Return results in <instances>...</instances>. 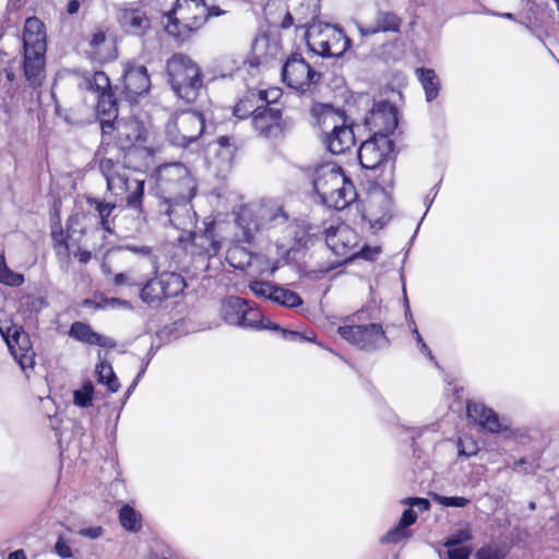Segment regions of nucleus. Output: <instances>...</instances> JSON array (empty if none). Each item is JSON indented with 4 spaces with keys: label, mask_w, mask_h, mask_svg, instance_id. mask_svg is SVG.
I'll list each match as a JSON object with an SVG mask.
<instances>
[{
    "label": "nucleus",
    "mask_w": 559,
    "mask_h": 559,
    "mask_svg": "<svg viewBox=\"0 0 559 559\" xmlns=\"http://www.w3.org/2000/svg\"><path fill=\"white\" fill-rule=\"evenodd\" d=\"M416 74L425 90L426 99L428 102L433 100L440 90V82L436 72L431 69L418 68Z\"/></svg>",
    "instance_id": "obj_37"
},
{
    "label": "nucleus",
    "mask_w": 559,
    "mask_h": 559,
    "mask_svg": "<svg viewBox=\"0 0 559 559\" xmlns=\"http://www.w3.org/2000/svg\"><path fill=\"white\" fill-rule=\"evenodd\" d=\"M471 549L467 547H449L448 558L449 559H468Z\"/></svg>",
    "instance_id": "obj_52"
},
{
    "label": "nucleus",
    "mask_w": 559,
    "mask_h": 559,
    "mask_svg": "<svg viewBox=\"0 0 559 559\" xmlns=\"http://www.w3.org/2000/svg\"><path fill=\"white\" fill-rule=\"evenodd\" d=\"M80 85L96 94V110L102 131L104 134H111L118 109L116 99L110 91L109 78L105 72L96 71L92 75H85Z\"/></svg>",
    "instance_id": "obj_6"
},
{
    "label": "nucleus",
    "mask_w": 559,
    "mask_h": 559,
    "mask_svg": "<svg viewBox=\"0 0 559 559\" xmlns=\"http://www.w3.org/2000/svg\"><path fill=\"white\" fill-rule=\"evenodd\" d=\"M192 198H169L163 200L160 204V213L168 216L169 223L181 230H189L195 225L197 215L190 201Z\"/></svg>",
    "instance_id": "obj_16"
},
{
    "label": "nucleus",
    "mask_w": 559,
    "mask_h": 559,
    "mask_svg": "<svg viewBox=\"0 0 559 559\" xmlns=\"http://www.w3.org/2000/svg\"><path fill=\"white\" fill-rule=\"evenodd\" d=\"M417 514L414 510L407 509L403 512L399 525L390 530L386 535L382 537V543H397L408 536L407 527L416 522Z\"/></svg>",
    "instance_id": "obj_36"
},
{
    "label": "nucleus",
    "mask_w": 559,
    "mask_h": 559,
    "mask_svg": "<svg viewBox=\"0 0 559 559\" xmlns=\"http://www.w3.org/2000/svg\"><path fill=\"white\" fill-rule=\"evenodd\" d=\"M366 124L373 136H386L397 127V112L393 105L388 102H380L373 106L366 119Z\"/></svg>",
    "instance_id": "obj_17"
},
{
    "label": "nucleus",
    "mask_w": 559,
    "mask_h": 559,
    "mask_svg": "<svg viewBox=\"0 0 559 559\" xmlns=\"http://www.w3.org/2000/svg\"><path fill=\"white\" fill-rule=\"evenodd\" d=\"M217 142L221 147H225V148L230 147V139L227 136H221Z\"/></svg>",
    "instance_id": "obj_64"
},
{
    "label": "nucleus",
    "mask_w": 559,
    "mask_h": 559,
    "mask_svg": "<svg viewBox=\"0 0 559 559\" xmlns=\"http://www.w3.org/2000/svg\"><path fill=\"white\" fill-rule=\"evenodd\" d=\"M341 167L334 164L320 165L313 175V188L321 200L332 193L345 179Z\"/></svg>",
    "instance_id": "obj_20"
},
{
    "label": "nucleus",
    "mask_w": 559,
    "mask_h": 559,
    "mask_svg": "<svg viewBox=\"0 0 559 559\" xmlns=\"http://www.w3.org/2000/svg\"><path fill=\"white\" fill-rule=\"evenodd\" d=\"M282 79L288 87L305 93L319 81L320 74L302 57L292 56L283 66Z\"/></svg>",
    "instance_id": "obj_12"
},
{
    "label": "nucleus",
    "mask_w": 559,
    "mask_h": 559,
    "mask_svg": "<svg viewBox=\"0 0 559 559\" xmlns=\"http://www.w3.org/2000/svg\"><path fill=\"white\" fill-rule=\"evenodd\" d=\"M311 116L322 132V139L347 122L344 112L329 104H314Z\"/></svg>",
    "instance_id": "obj_21"
},
{
    "label": "nucleus",
    "mask_w": 559,
    "mask_h": 559,
    "mask_svg": "<svg viewBox=\"0 0 559 559\" xmlns=\"http://www.w3.org/2000/svg\"><path fill=\"white\" fill-rule=\"evenodd\" d=\"M103 533H104V530L100 526L86 527V528H81L79 531V534L81 536H84V537H87L91 539L99 538L103 535Z\"/></svg>",
    "instance_id": "obj_53"
},
{
    "label": "nucleus",
    "mask_w": 559,
    "mask_h": 559,
    "mask_svg": "<svg viewBox=\"0 0 559 559\" xmlns=\"http://www.w3.org/2000/svg\"><path fill=\"white\" fill-rule=\"evenodd\" d=\"M358 194L354 183L345 177L342 185H340L332 193L328 194L322 202L336 211H342L356 201Z\"/></svg>",
    "instance_id": "obj_30"
},
{
    "label": "nucleus",
    "mask_w": 559,
    "mask_h": 559,
    "mask_svg": "<svg viewBox=\"0 0 559 559\" xmlns=\"http://www.w3.org/2000/svg\"><path fill=\"white\" fill-rule=\"evenodd\" d=\"M270 104L271 100L264 103L252 118L254 130L264 138L277 136L283 130L282 112L278 108L271 107Z\"/></svg>",
    "instance_id": "obj_19"
},
{
    "label": "nucleus",
    "mask_w": 559,
    "mask_h": 559,
    "mask_svg": "<svg viewBox=\"0 0 559 559\" xmlns=\"http://www.w3.org/2000/svg\"><path fill=\"white\" fill-rule=\"evenodd\" d=\"M435 500L443 507L452 508H463L469 502V500L464 497H447L440 495H436Z\"/></svg>",
    "instance_id": "obj_49"
},
{
    "label": "nucleus",
    "mask_w": 559,
    "mask_h": 559,
    "mask_svg": "<svg viewBox=\"0 0 559 559\" xmlns=\"http://www.w3.org/2000/svg\"><path fill=\"white\" fill-rule=\"evenodd\" d=\"M269 103L267 91H249L234 107V115L238 119L252 117L260 108Z\"/></svg>",
    "instance_id": "obj_31"
},
{
    "label": "nucleus",
    "mask_w": 559,
    "mask_h": 559,
    "mask_svg": "<svg viewBox=\"0 0 559 559\" xmlns=\"http://www.w3.org/2000/svg\"><path fill=\"white\" fill-rule=\"evenodd\" d=\"M204 229L200 233H192V253L212 258L221 249V243L215 239L214 221L210 217L203 222Z\"/></svg>",
    "instance_id": "obj_23"
},
{
    "label": "nucleus",
    "mask_w": 559,
    "mask_h": 559,
    "mask_svg": "<svg viewBox=\"0 0 559 559\" xmlns=\"http://www.w3.org/2000/svg\"><path fill=\"white\" fill-rule=\"evenodd\" d=\"M186 288L185 278L175 272H163L142 287L140 297L153 308L162 306L166 299L178 296Z\"/></svg>",
    "instance_id": "obj_9"
},
{
    "label": "nucleus",
    "mask_w": 559,
    "mask_h": 559,
    "mask_svg": "<svg viewBox=\"0 0 559 559\" xmlns=\"http://www.w3.org/2000/svg\"><path fill=\"white\" fill-rule=\"evenodd\" d=\"M69 335L88 345H98L105 348H114L116 346V342L112 338L93 331L90 324L80 321L72 323Z\"/></svg>",
    "instance_id": "obj_29"
},
{
    "label": "nucleus",
    "mask_w": 559,
    "mask_h": 559,
    "mask_svg": "<svg viewBox=\"0 0 559 559\" xmlns=\"http://www.w3.org/2000/svg\"><path fill=\"white\" fill-rule=\"evenodd\" d=\"M88 47L91 57L100 63L111 61L117 57L114 40L108 38L106 32L103 29H96L91 35Z\"/></svg>",
    "instance_id": "obj_25"
},
{
    "label": "nucleus",
    "mask_w": 559,
    "mask_h": 559,
    "mask_svg": "<svg viewBox=\"0 0 559 559\" xmlns=\"http://www.w3.org/2000/svg\"><path fill=\"white\" fill-rule=\"evenodd\" d=\"M338 334L359 349L373 352L389 346L390 341L381 324H350L337 329Z\"/></svg>",
    "instance_id": "obj_11"
},
{
    "label": "nucleus",
    "mask_w": 559,
    "mask_h": 559,
    "mask_svg": "<svg viewBox=\"0 0 559 559\" xmlns=\"http://www.w3.org/2000/svg\"><path fill=\"white\" fill-rule=\"evenodd\" d=\"M408 503L412 507H417L420 511L428 510L429 506H430L429 501L424 498H411V499H408Z\"/></svg>",
    "instance_id": "obj_56"
},
{
    "label": "nucleus",
    "mask_w": 559,
    "mask_h": 559,
    "mask_svg": "<svg viewBox=\"0 0 559 559\" xmlns=\"http://www.w3.org/2000/svg\"><path fill=\"white\" fill-rule=\"evenodd\" d=\"M247 300L240 297L230 296L222 301L221 316L223 320L231 325L239 326Z\"/></svg>",
    "instance_id": "obj_35"
},
{
    "label": "nucleus",
    "mask_w": 559,
    "mask_h": 559,
    "mask_svg": "<svg viewBox=\"0 0 559 559\" xmlns=\"http://www.w3.org/2000/svg\"><path fill=\"white\" fill-rule=\"evenodd\" d=\"M119 23L129 34L143 36L151 28V9L146 1L127 3L119 11Z\"/></svg>",
    "instance_id": "obj_14"
},
{
    "label": "nucleus",
    "mask_w": 559,
    "mask_h": 559,
    "mask_svg": "<svg viewBox=\"0 0 559 559\" xmlns=\"http://www.w3.org/2000/svg\"><path fill=\"white\" fill-rule=\"evenodd\" d=\"M75 257L81 263H87L91 260L92 254L87 250H81L75 254Z\"/></svg>",
    "instance_id": "obj_61"
},
{
    "label": "nucleus",
    "mask_w": 559,
    "mask_h": 559,
    "mask_svg": "<svg viewBox=\"0 0 559 559\" xmlns=\"http://www.w3.org/2000/svg\"><path fill=\"white\" fill-rule=\"evenodd\" d=\"M80 9V2L79 0H70L67 7V11L69 14H74Z\"/></svg>",
    "instance_id": "obj_62"
},
{
    "label": "nucleus",
    "mask_w": 559,
    "mask_h": 559,
    "mask_svg": "<svg viewBox=\"0 0 559 559\" xmlns=\"http://www.w3.org/2000/svg\"><path fill=\"white\" fill-rule=\"evenodd\" d=\"M91 219V215L86 213H75L69 219V229L72 231H80L84 234L87 229L88 224L86 221Z\"/></svg>",
    "instance_id": "obj_48"
},
{
    "label": "nucleus",
    "mask_w": 559,
    "mask_h": 559,
    "mask_svg": "<svg viewBox=\"0 0 559 559\" xmlns=\"http://www.w3.org/2000/svg\"><path fill=\"white\" fill-rule=\"evenodd\" d=\"M306 38L310 49L322 57H341L350 46L342 29L321 22L308 27Z\"/></svg>",
    "instance_id": "obj_7"
},
{
    "label": "nucleus",
    "mask_w": 559,
    "mask_h": 559,
    "mask_svg": "<svg viewBox=\"0 0 559 559\" xmlns=\"http://www.w3.org/2000/svg\"><path fill=\"white\" fill-rule=\"evenodd\" d=\"M393 150L392 141L383 135L372 136L365 141L358 152L360 165L366 169H378L380 167L389 166L388 176L380 175L379 180L384 185L392 182L393 164L389 163V155Z\"/></svg>",
    "instance_id": "obj_10"
},
{
    "label": "nucleus",
    "mask_w": 559,
    "mask_h": 559,
    "mask_svg": "<svg viewBox=\"0 0 559 559\" xmlns=\"http://www.w3.org/2000/svg\"><path fill=\"white\" fill-rule=\"evenodd\" d=\"M204 130V118L198 111H182L173 116L166 124V138L176 146L187 147L195 142Z\"/></svg>",
    "instance_id": "obj_8"
},
{
    "label": "nucleus",
    "mask_w": 559,
    "mask_h": 559,
    "mask_svg": "<svg viewBox=\"0 0 559 559\" xmlns=\"http://www.w3.org/2000/svg\"><path fill=\"white\" fill-rule=\"evenodd\" d=\"M391 200L384 193L376 197L367 210V216L372 226L382 227L391 218Z\"/></svg>",
    "instance_id": "obj_34"
},
{
    "label": "nucleus",
    "mask_w": 559,
    "mask_h": 559,
    "mask_svg": "<svg viewBox=\"0 0 559 559\" xmlns=\"http://www.w3.org/2000/svg\"><path fill=\"white\" fill-rule=\"evenodd\" d=\"M497 550L491 547H483L477 550L475 559H499Z\"/></svg>",
    "instance_id": "obj_54"
},
{
    "label": "nucleus",
    "mask_w": 559,
    "mask_h": 559,
    "mask_svg": "<svg viewBox=\"0 0 559 559\" xmlns=\"http://www.w3.org/2000/svg\"><path fill=\"white\" fill-rule=\"evenodd\" d=\"M99 171L106 179L107 189L116 197L129 193L127 197L128 207L142 212V198L144 193V180L130 178V170L120 163L110 158H102L98 164Z\"/></svg>",
    "instance_id": "obj_4"
},
{
    "label": "nucleus",
    "mask_w": 559,
    "mask_h": 559,
    "mask_svg": "<svg viewBox=\"0 0 559 559\" xmlns=\"http://www.w3.org/2000/svg\"><path fill=\"white\" fill-rule=\"evenodd\" d=\"M358 31H359L360 35L364 37L378 34V31H376V27L373 24L370 26H367V27L359 25Z\"/></svg>",
    "instance_id": "obj_60"
},
{
    "label": "nucleus",
    "mask_w": 559,
    "mask_h": 559,
    "mask_svg": "<svg viewBox=\"0 0 559 559\" xmlns=\"http://www.w3.org/2000/svg\"><path fill=\"white\" fill-rule=\"evenodd\" d=\"M45 53L24 51V74L32 86H39L44 80Z\"/></svg>",
    "instance_id": "obj_32"
},
{
    "label": "nucleus",
    "mask_w": 559,
    "mask_h": 559,
    "mask_svg": "<svg viewBox=\"0 0 559 559\" xmlns=\"http://www.w3.org/2000/svg\"><path fill=\"white\" fill-rule=\"evenodd\" d=\"M373 25L378 33H397L402 25V19L393 12L379 11L376 15Z\"/></svg>",
    "instance_id": "obj_38"
},
{
    "label": "nucleus",
    "mask_w": 559,
    "mask_h": 559,
    "mask_svg": "<svg viewBox=\"0 0 559 559\" xmlns=\"http://www.w3.org/2000/svg\"><path fill=\"white\" fill-rule=\"evenodd\" d=\"M117 132V140L123 147H130L143 140L144 128L135 119L115 120L112 132Z\"/></svg>",
    "instance_id": "obj_26"
},
{
    "label": "nucleus",
    "mask_w": 559,
    "mask_h": 559,
    "mask_svg": "<svg viewBox=\"0 0 559 559\" xmlns=\"http://www.w3.org/2000/svg\"><path fill=\"white\" fill-rule=\"evenodd\" d=\"M151 80L147 70L142 64L126 63L122 76L121 93L130 102H135L139 96L148 92Z\"/></svg>",
    "instance_id": "obj_18"
},
{
    "label": "nucleus",
    "mask_w": 559,
    "mask_h": 559,
    "mask_svg": "<svg viewBox=\"0 0 559 559\" xmlns=\"http://www.w3.org/2000/svg\"><path fill=\"white\" fill-rule=\"evenodd\" d=\"M328 247L338 257L349 259L356 257L359 242L357 233L348 225L341 224L325 230Z\"/></svg>",
    "instance_id": "obj_15"
},
{
    "label": "nucleus",
    "mask_w": 559,
    "mask_h": 559,
    "mask_svg": "<svg viewBox=\"0 0 559 559\" xmlns=\"http://www.w3.org/2000/svg\"><path fill=\"white\" fill-rule=\"evenodd\" d=\"M476 452H477V447H476V444H474V443H473L471 447L465 448V447L462 444V442H460L459 453H460L461 455L471 456V455L476 454Z\"/></svg>",
    "instance_id": "obj_59"
},
{
    "label": "nucleus",
    "mask_w": 559,
    "mask_h": 559,
    "mask_svg": "<svg viewBox=\"0 0 559 559\" xmlns=\"http://www.w3.org/2000/svg\"><path fill=\"white\" fill-rule=\"evenodd\" d=\"M155 180L163 200L193 198L195 194V180L182 163L175 162L158 166L155 170Z\"/></svg>",
    "instance_id": "obj_5"
},
{
    "label": "nucleus",
    "mask_w": 559,
    "mask_h": 559,
    "mask_svg": "<svg viewBox=\"0 0 559 559\" xmlns=\"http://www.w3.org/2000/svg\"><path fill=\"white\" fill-rule=\"evenodd\" d=\"M223 13L216 7H207L204 0H176L175 7L164 13L163 24L169 36L183 41L202 27L210 16Z\"/></svg>",
    "instance_id": "obj_1"
},
{
    "label": "nucleus",
    "mask_w": 559,
    "mask_h": 559,
    "mask_svg": "<svg viewBox=\"0 0 559 559\" xmlns=\"http://www.w3.org/2000/svg\"><path fill=\"white\" fill-rule=\"evenodd\" d=\"M115 285H133L134 283L131 281L128 273H118L114 277Z\"/></svg>",
    "instance_id": "obj_58"
},
{
    "label": "nucleus",
    "mask_w": 559,
    "mask_h": 559,
    "mask_svg": "<svg viewBox=\"0 0 559 559\" xmlns=\"http://www.w3.org/2000/svg\"><path fill=\"white\" fill-rule=\"evenodd\" d=\"M472 538V535L469 533L468 530H462L460 532H457L456 534H454L453 536H451L447 543H445V546L447 547H454V546H459L460 544L464 543V542H467Z\"/></svg>",
    "instance_id": "obj_51"
},
{
    "label": "nucleus",
    "mask_w": 559,
    "mask_h": 559,
    "mask_svg": "<svg viewBox=\"0 0 559 559\" xmlns=\"http://www.w3.org/2000/svg\"><path fill=\"white\" fill-rule=\"evenodd\" d=\"M51 239L52 246L58 255L67 257L69 254V248L67 243V237L60 225L55 224L51 227Z\"/></svg>",
    "instance_id": "obj_44"
},
{
    "label": "nucleus",
    "mask_w": 559,
    "mask_h": 559,
    "mask_svg": "<svg viewBox=\"0 0 559 559\" xmlns=\"http://www.w3.org/2000/svg\"><path fill=\"white\" fill-rule=\"evenodd\" d=\"M0 283L11 287H19L24 283L23 274L9 269L3 255H0Z\"/></svg>",
    "instance_id": "obj_42"
},
{
    "label": "nucleus",
    "mask_w": 559,
    "mask_h": 559,
    "mask_svg": "<svg viewBox=\"0 0 559 559\" xmlns=\"http://www.w3.org/2000/svg\"><path fill=\"white\" fill-rule=\"evenodd\" d=\"M273 294V301L281 306L295 308L302 304L301 297L290 289L276 287Z\"/></svg>",
    "instance_id": "obj_41"
},
{
    "label": "nucleus",
    "mask_w": 559,
    "mask_h": 559,
    "mask_svg": "<svg viewBox=\"0 0 559 559\" xmlns=\"http://www.w3.org/2000/svg\"><path fill=\"white\" fill-rule=\"evenodd\" d=\"M96 373L98 377V382L105 384L108 391L115 393L119 390L120 383L110 364L100 361L96 366Z\"/></svg>",
    "instance_id": "obj_40"
},
{
    "label": "nucleus",
    "mask_w": 559,
    "mask_h": 559,
    "mask_svg": "<svg viewBox=\"0 0 559 559\" xmlns=\"http://www.w3.org/2000/svg\"><path fill=\"white\" fill-rule=\"evenodd\" d=\"M122 249L143 258L148 264L151 274L158 273V270H159L158 257L155 254L154 250L151 247L126 245Z\"/></svg>",
    "instance_id": "obj_39"
},
{
    "label": "nucleus",
    "mask_w": 559,
    "mask_h": 559,
    "mask_svg": "<svg viewBox=\"0 0 559 559\" xmlns=\"http://www.w3.org/2000/svg\"><path fill=\"white\" fill-rule=\"evenodd\" d=\"M119 520L121 525L128 531L136 532L141 528L139 514L129 506L120 509Z\"/></svg>",
    "instance_id": "obj_43"
},
{
    "label": "nucleus",
    "mask_w": 559,
    "mask_h": 559,
    "mask_svg": "<svg viewBox=\"0 0 559 559\" xmlns=\"http://www.w3.org/2000/svg\"><path fill=\"white\" fill-rule=\"evenodd\" d=\"M84 305L93 306L95 309H107V308L114 309V308H118V307L130 308L129 301L120 299V298H115V297H112V298L104 297L98 302L86 299L84 301Z\"/></svg>",
    "instance_id": "obj_46"
},
{
    "label": "nucleus",
    "mask_w": 559,
    "mask_h": 559,
    "mask_svg": "<svg viewBox=\"0 0 559 559\" xmlns=\"http://www.w3.org/2000/svg\"><path fill=\"white\" fill-rule=\"evenodd\" d=\"M167 81L174 94L187 104L197 100L204 86L199 64L189 56L177 52L166 61Z\"/></svg>",
    "instance_id": "obj_2"
},
{
    "label": "nucleus",
    "mask_w": 559,
    "mask_h": 559,
    "mask_svg": "<svg viewBox=\"0 0 559 559\" xmlns=\"http://www.w3.org/2000/svg\"><path fill=\"white\" fill-rule=\"evenodd\" d=\"M94 386L91 381L84 382L81 389L73 393L74 404L80 407H88L92 405Z\"/></svg>",
    "instance_id": "obj_45"
},
{
    "label": "nucleus",
    "mask_w": 559,
    "mask_h": 559,
    "mask_svg": "<svg viewBox=\"0 0 559 559\" xmlns=\"http://www.w3.org/2000/svg\"><path fill=\"white\" fill-rule=\"evenodd\" d=\"M24 51L46 52V31L44 23L36 16L25 20L23 32Z\"/></svg>",
    "instance_id": "obj_24"
},
{
    "label": "nucleus",
    "mask_w": 559,
    "mask_h": 559,
    "mask_svg": "<svg viewBox=\"0 0 559 559\" xmlns=\"http://www.w3.org/2000/svg\"><path fill=\"white\" fill-rule=\"evenodd\" d=\"M0 333L4 338L10 353L19 362L23 370L32 368L34 361V350L28 334L17 325H7L0 322Z\"/></svg>",
    "instance_id": "obj_13"
},
{
    "label": "nucleus",
    "mask_w": 559,
    "mask_h": 559,
    "mask_svg": "<svg viewBox=\"0 0 559 559\" xmlns=\"http://www.w3.org/2000/svg\"><path fill=\"white\" fill-rule=\"evenodd\" d=\"M287 219L282 206L275 201L243 205L237 215V224L243 229V239L248 242L257 231L286 225Z\"/></svg>",
    "instance_id": "obj_3"
},
{
    "label": "nucleus",
    "mask_w": 559,
    "mask_h": 559,
    "mask_svg": "<svg viewBox=\"0 0 559 559\" xmlns=\"http://www.w3.org/2000/svg\"><path fill=\"white\" fill-rule=\"evenodd\" d=\"M55 551L62 559H69L73 556L70 544L63 537L58 538L55 545Z\"/></svg>",
    "instance_id": "obj_50"
},
{
    "label": "nucleus",
    "mask_w": 559,
    "mask_h": 559,
    "mask_svg": "<svg viewBox=\"0 0 559 559\" xmlns=\"http://www.w3.org/2000/svg\"><path fill=\"white\" fill-rule=\"evenodd\" d=\"M8 559H26V555L23 549L15 550L8 556Z\"/></svg>",
    "instance_id": "obj_63"
},
{
    "label": "nucleus",
    "mask_w": 559,
    "mask_h": 559,
    "mask_svg": "<svg viewBox=\"0 0 559 559\" xmlns=\"http://www.w3.org/2000/svg\"><path fill=\"white\" fill-rule=\"evenodd\" d=\"M87 204L93 209L94 215L97 217V225L105 231L111 234L114 231V216L116 204L97 198L87 197Z\"/></svg>",
    "instance_id": "obj_33"
},
{
    "label": "nucleus",
    "mask_w": 559,
    "mask_h": 559,
    "mask_svg": "<svg viewBox=\"0 0 559 559\" xmlns=\"http://www.w3.org/2000/svg\"><path fill=\"white\" fill-rule=\"evenodd\" d=\"M379 252H380V249L377 247H374V248L364 247L360 250L361 257L366 260H374L377 258V255L379 254Z\"/></svg>",
    "instance_id": "obj_57"
},
{
    "label": "nucleus",
    "mask_w": 559,
    "mask_h": 559,
    "mask_svg": "<svg viewBox=\"0 0 559 559\" xmlns=\"http://www.w3.org/2000/svg\"><path fill=\"white\" fill-rule=\"evenodd\" d=\"M413 333L415 334L416 336V342L418 344V346L420 347V350L423 353H425V355L430 359V360H433V355L431 353V350L428 348L427 344L425 343L424 338L421 337V335L419 334L417 328H414L413 330Z\"/></svg>",
    "instance_id": "obj_55"
},
{
    "label": "nucleus",
    "mask_w": 559,
    "mask_h": 559,
    "mask_svg": "<svg viewBox=\"0 0 559 559\" xmlns=\"http://www.w3.org/2000/svg\"><path fill=\"white\" fill-rule=\"evenodd\" d=\"M322 140L332 154H343L350 150L356 143L353 128L348 126L347 122L337 130L329 133Z\"/></svg>",
    "instance_id": "obj_28"
},
{
    "label": "nucleus",
    "mask_w": 559,
    "mask_h": 559,
    "mask_svg": "<svg viewBox=\"0 0 559 559\" xmlns=\"http://www.w3.org/2000/svg\"><path fill=\"white\" fill-rule=\"evenodd\" d=\"M467 415L483 429L491 433L499 432L503 429L497 413L481 403H468Z\"/></svg>",
    "instance_id": "obj_27"
},
{
    "label": "nucleus",
    "mask_w": 559,
    "mask_h": 559,
    "mask_svg": "<svg viewBox=\"0 0 559 559\" xmlns=\"http://www.w3.org/2000/svg\"><path fill=\"white\" fill-rule=\"evenodd\" d=\"M239 326L243 329L280 330L278 325L272 324L270 321L267 323H264V318L261 311L253 305H251L249 301H247ZM281 332L284 338H289L292 341H311L310 337H306L299 332L288 331L285 329H281Z\"/></svg>",
    "instance_id": "obj_22"
},
{
    "label": "nucleus",
    "mask_w": 559,
    "mask_h": 559,
    "mask_svg": "<svg viewBox=\"0 0 559 559\" xmlns=\"http://www.w3.org/2000/svg\"><path fill=\"white\" fill-rule=\"evenodd\" d=\"M249 287L255 296L263 297L273 301V292L276 290L275 286L265 282L255 281L250 283Z\"/></svg>",
    "instance_id": "obj_47"
}]
</instances>
